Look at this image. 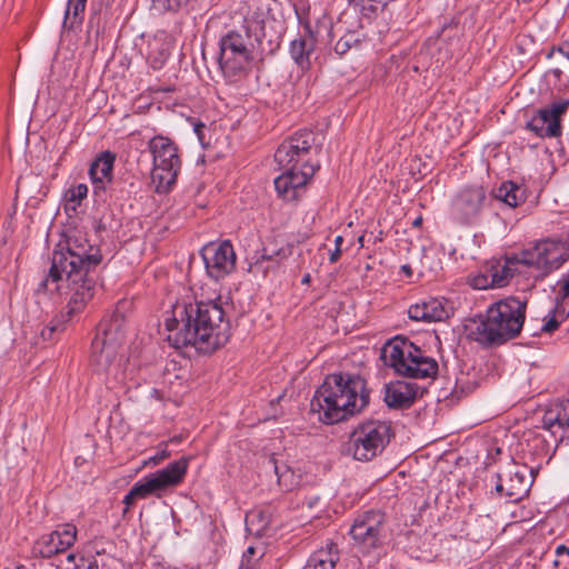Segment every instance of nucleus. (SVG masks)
<instances>
[{
	"label": "nucleus",
	"instance_id": "obj_1",
	"mask_svg": "<svg viewBox=\"0 0 569 569\" xmlns=\"http://www.w3.org/2000/svg\"><path fill=\"white\" fill-rule=\"evenodd\" d=\"M283 31V22L271 14L269 1H253L242 23L219 39L218 62L224 79L236 83L247 78L256 62L279 49Z\"/></svg>",
	"mask_w": 569,
	"mask_h": 569
},
{
	"label": "nucleus",
	"instance_id": "obj_2",
	"mask_svg": "<svg viewBox=\"0 0 569 569\" xmlns=\"http://www.w3.org/2000/svg\"><path fill=\"white\" fill-rule=\"evenodd\" d=\"M166 340L176 349L193 347L211 353L224 346L231 335L221 298L178 301L164 313Z\"/></svg>",
	"mask_w": 569,
	"mask_h": 569
},
{
	"label": "nucleus",
	"instance_id": "obj_3",
	"mask_svg": "<svg viewBox=\"0 0 569 569\" xmlns=\"http://www.w3.org/2000/svg\"><path fill=\"white\" fill-rule=\"evenodd\" d=\"M102 261L99 248L89 243L86 234L70 231L64 244H58L52 253L51 267L47 278L38 288L40 290H59V282H67L69 292H73V303H88L96 290V269Z\"/></svg>",
	"mask_w": 569,
	"mask_h": 569
},
{
	"label": "nucleus",
	"instance_id": "obj_4",
	"mask_svg": "<svg viewBox=\"0 0 569 569\" xmlns=\"http://www.w3.org/2000/svg\"><path fill=\"white\" fill-rule=\"evenodd\" d=\"M313 143L311 131H299L286 139L274 152V161L282 173L273 181L278 196L284 201L297 200L319 169L306 157Z\"/></svg>",
	"mask_w": 569,
	"mask_h": 569
},
{
	"label": "nucleus",
	"instance_id": "obj_5",
	"mask_svg": "<svg viewBox=\"0 0 569 569\" xmlns=\"http://www.w3.org/2000/svg\"><path fill=\"white\" fill-rule=\"evenodd\" d=\"M526 302L508 297L490 305L485 315L472 320L468 336L483 347H496L517 338L526 319Z\"/></svg>",
	"mask_w": 569,
	"mask_h": 569
},
{
	"label": "nucleus",
	"instance_id": "obj_6",
	"mask_svg": "<svg viewBox=\"0 0 569 569\" xmlns=\"http://www.w3.org/2000/svg\"><path fill=\"white\" fill-rule=\"evenodd\" d=\"M123 321L119 313L102 319L91 343V365L98 372L107 375V388L110 390L120 388L119 383L124 378L118 356L124 338Z\"/></svg>",
	"mask_w": 569,
	"mask_h": 569
},
{
	"label": "nucleus",
	"instance_id": "obj_7",
	"mask_svg": "<svg viewBox=\"0 0 569 569\" xmlns=\"http://www.w3.org/2000/svg\"><path fill=\"white\" fill-rule=\"evenodd\" d=\"M381 357L385 363L403 377L412 379L435 378L438 373V362L425 355L407 339L396 338L382 348Z\"/></svg>",
	"mask_w": 569,
	"mask_h": 569
},
{
	"label": "nucleus",
	"instance_id": "obj_8",
	"mask_svg": "<svg viewBox=\"0 0 569 569\" xmlns=\"http://www.w3.org/2000/svg\"><path fill=\"white\" fill-rule=\"evenodd\" d=\"M387 516L380 509H368L356 515L349 529L352 547L356 552L370 558L369 562L379 559L386 539Z\"/></svg>",
	"mask_w": 569,
	"mask_h": 569
},
{
	"label": "nucleus",
	"instance_id": "obj_9",
	"mask_svg": "<svg viewBox=\"0 0 569 569\" xmlns=\"http://www.w3.org/2000/svg\"><path fill=\"white\" fill-rule=\"evenodd\" d=\"M392 437L390 421L367 420L351 432L348 451L356 460L370 461L385 450Z\"/></svg>",
	"mask_w": 569,
	"mask_h": 569
},
{
	"label": "nucleus",
	"instance_id": "obj_10",
	"mask_svg": "<svg viewBox=\"0 0 569 569\" xmlns=\"http://www.w3.org/2000/svg\"><path fill=\"white\" fill-rule=\"evenodd\" d=\"M370 393H315L310 407L318 420L326 425L338 423L361 412L369 403Z\"/></svg>",
	"mask_w": 569,
	"mask_h": 569
},
{
	"label": "nucleus",
	"instance_id": "obj_11",
	"mask_svg": "<svg viewBox=\"0 0 569 569\" xmlns=\"http://www.w3.org/2000/svg\"><path fill=\"white\" fill-rule=\"evenodd\" d=\"M148 148L153 160L152 181L157 182L158 191H168L176 183L181 167L178 147L169 138L156 136L150 139Z\"/></svg>",
	"mask_w": 569,
	"mask_h": 569
},
{
	"label": "nucleus",
	"instance_id": "obj_12",
	"mask_svg": "<svg viewBox=\"0 0 569 569\" xmlns=\"http://www.w3.org/2000/svg\"><path fill=\"white\" fill-rule=\"evenodd\" d=\"M189 461L190 458L182 457L169 463L166 468L146 476L133 485L131 488L132 495H136L138 499H146L151 495H157L169 488L177 487L183 481L187 475Z\"/></svg>",
	"mask_w": 569,
	"mask_h": 569
},
{
	"label": "nucleus",
	"instance_id": "obj_13",
	"mask_svg": "<svg viewBox=\"0 0 569 569\" xmlns=\"http://www.w3.org/2000/svg\"><path fill=\"white\" fill-rule=\"evenodd\" d=\"M569 109V99L561 98L539 109L525 128L539 138H558L562 133L561 119Z\"/></svg>",
	"mask_w": 569,
	"mask_h": 569
},
{
	"label": "nucleus",
	"instance_id": "obj_14",
	"mask_svg": "<svg viewBox=\"0 0 569 569\" xmlns=\"http://www.w3.org/2000/svg\"><path fill=\"white\" fill-rule=\"evenodd\" d=\"M487 202L482 186H468L460 189L451 201V216L461 224L473 223Z\"/></svg>",
	"mask_w": 569,
	"mask_h": 569
},
{
	"label": "nucleus",
	"instance_id": "obj_15",
	"mask_svg": "<svg viewBox=\"0 0 569 569\" xmlns=\"http://www.w3.org/2000/svg\"><path fill=\"white\" fill-rule=\"evenodd\" d=\"M201 257L208 276L214 280L223 279L236 269L237 256L229 240L206 244Z\"/></svg>",
	"mask_w": 569,
	"mask_h": 569
},
{
	"label": "nucleus",
	"instance_id": "obj_16",
	"mask_svg": "<svg viewBox=\"0 0 569 569\" xmlns=\"http://www.w3.org/2000/svg\"><path fill=\"white\" fill-rule=\"evenodd\" d=\"M77 540V527L72 523L59 526L54 531L42 535L33 550L42 558H51L70 549Z\"/></svg>",
	"mask_w": 569,
	"mask_h": 569
},
{
	"label": "nucleus",
	"instance_id": "obj_17",
	"mask_svg": "<svg viewBox=\"0 0 569 569\" xmlns=\"http://www.w3.org/2000/svg\"><path fill=\"white\" fill-rule=\"evenodd\" d=\"M116 161V154L111 151L101 152L91 163L89 174L94 188L96 196L107 190L112 182V171Z\"/></svg>",
	"mask_w": 569,
	"mask_h": 569
},
{
	"label": "nucleus",
	"instance_id": "obj_18",
	"mask_svg": "<svg viewBox=\"0 0 569 569\" xmlns=\"http://www.w3.org/2000/svg\"><path fill=\"white\" fill-rule=\"evenodd\" d=\"M317 37L310 24H306L303 33L290 43V56L301 69L311 67V57L316 49Z\"/></svg>",
	"mask_w": 569,
	"mask_h": 569
},
{
	"label": "nucleus",
	"instance_id": "obj_19",
	"mask_svg": "<svg viewBox=\"0 0 569 569\" xmlns=\"http://www.w3.org/2000/svg\"><path fill=\"white\" fill-rule=\"evenodd\" d=\"M497 483L495 486L496 492L500 497H506L510 502L521 500L529 491V483L523 472L519 470L508 473V479L505 480L501 475H497Z\"/></svg>",
	"mask_w": 569,
	"mask_h": 569
},
{
	"label": "nucleus",
	"instance_id": "obj_20",
	"mask_svg": "<svg viewBox=\"0 0 569 569\" xmlns=\"http://www.w3.org/2000/svg\"><path fill=\"white\" fill-rule=\"evenodd\" d=\"M367 391L366 381L360 375L338 372L327 376L323 383L316 391Z\"/></svg>",
	"mask_w": 569,
	"mask_h": 569
},
{
	"label": "nucleus",
	"instance_id": "obj_21",
	"mask_svg": "<svg viewBox=\"0 0 569 569\" xmlns=\"http://www.w3.org/2000/svg\"><path fill=\"white\" fill-rule=\"evenodd\" d=\"M408 316L415 321L435 322L447 319L449 317V311L443 306L442 301L431 299L429 301L411 306L408 310Z\"/></svg>",
	"mask_w": 569,
	"mask_h": 569
},
{
	"label": "nucleus",
	"instance_id": "obj_22",
	"mask_svg": "<svg viewBox=\"0 0 569 569\" xmlns=\"http://www.w3.org/2000/svg\"><path fill=\"white\" fill-rule=\"evenodd\" d=\"M548 256V241H541L532 248L526 249L515 257L518 264H522L537 270L536 279H543V271H546Z\"/></svg>",
	"mask_w": 569,
	"mask_h": 569
},
{
	"label": "nucleus",
	"instance_id": "obj_23",
	"mask_svg": "<svg viewBox=\"0 0 569 569\" xmlns=\"http://www.w3.org/2000/svg\"><path fill=\"white\" fill-rule=\"evenodd\" d=\"M558 427L569 432V401L558 400L548 406L542 416V428L555 432Z\"/></svg>",
	"mask_w": 569,
	"mask_h": 569
},
{
	"label": "nucleus",
	"instance_id": "obj_24",
	"mask_svg": "<svg viewBox=\"0 0 569 569\" xmlns=\"http://www.w3.org/2000/svg\"><path fill=\"white\" fill-rule=\"evenodd\" d=\"M87 303L77 306L73 303V292H70V299L67 305L66 312H61L56 316L49 325H47L41 331L40 337L43 341H51L54 339L57 332H62L67 325L72 320L73 316L81 312Z\"/></svg>",
	"mask_w": 569,
	"mask_h": 569
},
{
	"label": "nucleus",
	"instance_id": "obj_25",
	"mask_svg": "<svg viewBox=\"0 0 569 569\" xmlns=\"http://www.w3.org/2000/svg\"><path fill=\"white\" fill-rule=\"evenodd\" d=\"M339 560L337 543L329 540L308 558L302 569H333Z\"/></svg>",
	"mask_w": 569,
	"mask_h": 569
},
{
	"label": "nucleus",
	"instance_id": "obj_26",
	"mask_svg": "<svg viewBox=\"0 0 569 569\" xmlns=\"http://www.w3.org/2000/svg\"><path fill=\"white\" fill-rule=\"evenodd\" d=\"M169 58V46L162 36H154L148 43V62L153 70L161 69Z\"/></svg>",
	"mask_w": 569,
	"mask_h": 569
},
{
	"label": "nucleus",
	"instance_id": "obj_27",
	"mask_svg": "<svg viewBox=\"0 0 569 569\" xmlns=\"http://www.w3.org/2000/svg\"><path fill=\"white\" fill-rule=\"evenodd\" d=\"M496 198L511 208L518 207L526 200V190L512 181L503 182L496 191Z\"/></svg>",
	"mask_w": 569,
	"mask_h": 569
},
{
	"label": "nucleus",
	"instance_id": "obj_28",
	"mask_svg": "<svg viewBox=\"0 0 569 569\" xmlns=\"http://www.w3.org/2000/svg\"><path fill=\"white\" fill-rule=\"evenodd\" d=\"M513 264H517L515 257L508 259L505 266L492 268L490 270V283L497 288L506 286L512 277L513 271L517 270V268H513Z\"/></svg>",
	"mask_w": 569,
	"mask_h": 569
},
{
	"label": "nucleus",
	"instance_id": "obj_29",
	"mask_svg": "<svg viewBox=\"0 0 569 569\" xmlns=\"http://www.w3.org/2000/svg\"><path fill=\"white\" fill-rule=\"evenodd\" d=\"M568 259V254L563 252V250L553 242L548 241V256H547V264L546 271H543L542 277H547L555 270H558Z\"/></svg>",
	"mask_w": 569,
	"mask_h": 569
},
{
	"label": "nucleus",
	"instance_id": "obj_30",
	"mask_svg": "<svg viewBox=\"0 0 569 569\" xmlns=\"http://www.w3.org/2000/svg\"><path fill=\"white\" fill-rule=\"evenodd\" d=\"M423 393H385V402L390 409L407 410Z\"/></svg>",
	"mask_w": 569,
	"mask_h": 569
},
{
	"label": "nucleus",
	"instance_id": "obj_31",
	"mask_svg": "<svg viewBox=\"0 0 569 569\" xmlns=\"http://www.w3.org/2000/svg\"><path fill=\"white\" fill-rule=\"evenodd\" d=\"M291 254V249L289 247H281L278 249H270L269 247H263L261 251H258L254 256V262L252 267H259L266 261H274L279 263L280 260L287 258Z\"/></svg>",
	"mask_w": 569,
	"mask_h": 569
},
{
	"label": "nucleus",
	"instance_id": "obj_32",
	"mask_svg": "<svg viewBox=\"0 0 569 569\" xmlns=\"http://www.w3.org/2000/svg\"><path fill=\"white\" fill-rule=\"evenodd\" d=\"M274 470L278 476V483L283 490L291 491L300 485V476L296 475L291 468L284 467L283 470H280V468L276 466Z\"/></svg>",
	"mask_w": 569,
	"mask_h": 569
},
{
	"label": "nucleus",
	"instance_id": "obj_33",
	"mask_svg": "<svg viewBox=\"0 0 569 569\" xmlns=\"http://www.w3.org/2000/svg\"><path fill=\"white\" fill-rule=\"evenodd\" d=\"M87 0H68L64 13V24L70 21V27L82 21V13L86 9Z\"/></svg>",
	"mask_w": 569,
	"mask_h": 569
},
{
	"label": "nucleus",
	"instance_id": "obj_34",
	"mask_svg": "<svg viewBox=\"0 0 569 569\" xmlns=\"http://www.w3.org/2000/svg\"><path fill=\"white\" fill-rule=\"evenodd\" d=\"M559 286L555 313H566L569 316V273L559 281Z\"/></svg>",
	"mask_w": 569,
	"mask_h": 569
},
{
	"label": "nucleus",
	"instance_id": "obj_35",
	"mask_svg": "<svg viewBox=\"0 0 569 569\" xmlns=\"http://www.w3.org/2000/svg\"><path fill=\"white\" fill-rule=\"evenodd\" d=\"M358 42V34L353 31H349L337 41V43L335 44V52L341 57L345 53H347Z\"/></svg>",
	"mask_w": 569,
	"mask_h": 569
},
{
	"label": "nucleus",
	"instance_id": "obj_36",
	"mask_svg": "<svg viewBox=\"0 0 569 569\" xmlns=\"http://www.w3.org/2000/svg\"><path fill=\"white\" fill-rule=\"evenodd\" d=\"M151 9L157 13L177 12L180 10L176 0H151Z\"/></svg>",
	"mask_w": 569,
	"mask_h": 569
},
{
	"label": "nucleus",
	"instance_id": "obj_37",
	"mask_svg": "<svg viewBox=\"0 0 569 569\" xmlns=\"http://www.w3.org/2000/svg\"><path fill=\"white\" fill-rule=\"evenodd\" d=\"M88 194V187L84 183H79L72 187L67 192L68 201L79 204Z\"/></svg>",
	"mask_w": 569,
	"mask_h": 569
},
{
	"label": "nucleus",
	"instance_id": "obj_38",
	"mask_svg": "<svg viewBox=\"0 0 569 569\" xmlns=\"http://www.w3.org/2000/svg\"><path fill=\"white\" fill-rule=\"evenodd\" d=\"M350 4H355L361 8L363 14L368 16L371 13H376L379 4L382 2L380 0H348Z\"/></svg>",
	"mask_w": 569,
	"mask_h": 569
},
{
	"label": "nucleus",
	"instance_id": "obj_39",
	"mask_svg": "<svg viewBox=\"0 0 569 569\" xmlns=\"http://www.w3.org/2000/svg\"><path fill=\"white\" fill-rule=\"evenodd\" d=\"M470 284L475 289H479V290L493 288L492 283H490V273L489 274H477V276L472 277L470 280Z\"/></svg>",
	"mask_w": 569,
	"mask_h": 569
},
{
	"label": "nucleus",
	"instance_id": "obj_40",
	"mask_svg": "<svg viewBox=\"0 0 569 569\" xmlns=\"http://www.w3.org/2000/svg\"><path fill=\"white\" fill-rule=\"evenodd\" d=\"M76 569H99V565L93 556H81L76 563Z\"/></svg>",
	"mask_w": 569,
	"mask_h": 569
},
{
	"label": "nucleus",
	"instance_id": "obj_41",
	"mask_svg": "<svg viewBox=\"0 0 569 569\" xmlns=\"http://www.w3.org/2000/svg\"><path fill=\"white\" fill-rule=\"evenodd\" d=\"M555 312V310L552 311ZM557 313H553L552 317H550L545 323L543 326L541 327V331L542 332H547V333H550V332H553L556 329H558L560 322L556 319V316ZM566 317H568L566 313H563Z\"/></svg>",
	"mask_w": 569,
	"mask_h": 569
},
{
	"label": "nucleus",
	"instance_id": "obj_42",
	"mask_svg": "<svg viewBox=\"0 0 569 569\" xmlns=\"http://www.w3.org/2000/svg\"><path fill=\"white\" fill-rule=\"evenodd\" d=\"M254 518H259L260 527L258 530H264L268 528L269 520L264 517L263 511H253L248 516L251 522H253Z\"/></svg>",
	"mask_w": 569,
	"mask_h": 569
},
{
	"label": "nucleus",
	"instance_id": "obj_43",
	"mask_svg": "<svg viewBox=\"0 0 569 569\" xmlns=\"http://www.w3.org/2000/svg\"><path fill=\"white\" fill-rule=\"evenodd\" d=\"M343 243V237L342 236H337L336 239H335V251L331 252L330 254V262H336L338 261L340 254H341V244Z\"/></svg>",
	"mask_w": 569,
	"mask_h": 569
},
{
	"label": "nucleus",
	"instance_id": "obj_44",
	"mask_svg": "<svg viewBox=\"0 0 569 569\" xmlns=\"http://www.w3.org/2000/svg\"><path fill=\"white\" fill-rule=\"evenodd\" d=\"M138 499L136 495H132V489L123 497V503L126 505V508L123 509V515H126L130 507L134 503V500Z\"/></svg>",
	"mask_w": 569,
	"mask_h": 569
},
{
	"label": "nucleus",
	"instance_id": "obj_45",
	"mask_svg": "<svg viewBox=\"0 0 569 569\" xmlns=\"http://www.w3.org/2000/svg\"><path fill=\"white\" fill-rule=\"evenodd\" d=\"M239 569H258V560H241Z\"/></svg>",
	"mask_w": 569,
	"mask_h": 569
},
{
	"label": "nucleus",
	"instance_id": "obj_46",
	"mask_svg": "<svg viewBox=\"0 0 569 569\" xmlns=\"http://www.w3.org/2000/svg\"><path fill=\"white\" fill-rule=\"evenodd\" d=\"M254 555H256V548L250 546L247 548V550L243 552L242 555V559L241 560H256L254 559Z\"/></svg>",
	"mask_w": 569,
	"mask_h": 569
},
{
	"label": "nucleus",
	"instance_id": "obj_47",
	"mask_svg": "<svg viewBox=\"0 0 569 569\" xmlns=\"http://www.w3.org/2000/svg\"><path fill=\"white\" fill-rule=\"evenodd\" d=\"M169 457V452L167 449H163L161 452H159L158 455H156L154 457L151 458V460L157 463L166 458Z\"/></svg>",
	"mask_w": 569,
	"mask_h": 569
},
{
	"label": "nucleus",
	"instance_id": "obj_48",
	"mask_svg": "<svg viewBox=\"0 0 569 569\" xmlns=\"http://www.w3.org/2000/svg\"><path fill=\"white\" fill-rule=\"evenodd\" d=\"M555 552L557 556L567 555L569 557V547H567L565 545H559V546H557Z\"/></svg>",
	"mask_w": 569,
	"mask_h": 569
},
{
	"label": "nucleus",
	"instance_id": "obj_49",
	"mask_svg": "<svg viewBox=\"0 0 569 569\" xmlns=\"http://www.w3.org/2000/svg\"><path fill=\"white\" fill-rule=\"evenodd\" d=\"M558 52H560L563 57H566L569 60V46L568 47H560L558 49Z\"/></svg>",
	"mask_w": 569,
	"mask_h": 569
},
{
	"label": "nucleus",
	"instance_id": "obj_50",
	"mask_svg": "<svg viewBox=\"0 0 569 569\" xmlns=\"http://www.w3.org/2000/svg\"><path fill=\"white\" fill-rule=\"evenodd\" d=\"M67 560H68V562L73 563L74 567H76V563L78 562L77 556L74 553H69L67 556Z\"/></svg>",
	"mask_w": 569,
	"mask_h": 569
},
{
	"label": "nucleus",
	"instance_id": "obj_51",
	"mask_svg": "<svg viewBox=\"0 0 569 569\" xmlns=\"http://www.w3.org/2000/svg\"><path fill=\"white\" fill-rule=\"evenodd\" d=\"M401 270L402 272H405L407 276H411L412 274V270H411V267L409 264H403L401 267Z\"/></svg>",
	"mask_w": 569,
	"mask_h": 569
},
{
	"label": "nucleus",
	"instance_id": "obj_52",
	"mask_svg": "<svg viewBox=\"0 0 569 569\" xmlns=\"http://www.w3.org/2000/svg\"><path fill=\"white\" fill-rule=\"evenodd\" d=\"M310 281H311V276H310L309 273H306V274L302 277V279H301V282H302L303 284H307V283H309Z\"/></svg>",
	"mask_w": 569,
	"mask_h": 569
},
{
	"label": "nucleus",
	"instance_id": "obj_53",
	"mask_svg": "<svg viewBox=\"0 0 569 569\" xmlns=\"http://www.w3.org/2000/svg\"><path fill=\"white\" fill-rule=\"evenodd\" d=\"M154 395H156L157 400H159V401H167L168 400V399L164 398V393L157 392Z\"/></svg>",
	"mask_w": 569,
	"mask_h": 569
},
{
	"label": "nucleus",
	"instance_id": "obj_54",
	"mask_svg": "<svg viewBox=\"0 0 569 569\" xmlns=\"http://www.w3.org/2000/svg\"><path fill=\"white\" fill-rule=\"evenodd\" d=\"M203 124L199 123V124H196L194 127V131L197 132V134L200 137V132L201 130L203 129Z\"/></svg>",
	"mask_w": 569,
	"mask_h": 569
},
{
	"label": "nucleus",
	"instance_id": "obj_55",
	"mask_svg": "<svg viewBox=\"0 0 569 569\" xmlns=\"http://www.w3.org/2000/svg\"><path fill=\"white\" fill-rule=\"evenodd\" d=\"M421 223H422V218L418 217L417 219L413 220L412 226L419 227Z\"/></svg>",
	"mask_w": 569,
	"mask_h": 569
},
{
	"label": "nucleus",
	"instance_id": "obj_56",
	"mask_svg": "<svg viewBox=\"0 0 569 569\" xmlns=\"http://www.w3.org/2000/svg\"><path fill=\"white\" fill-rule=\"evenodd\" d=\"M176 1H177V3H178V6H179V8H180V9H181L182 7H184V6L189 2V0H176Z\"/></svg>",
	"mask_w": 569,
	"mask_h": 569
},
{
	"label": "nucleus",
	"instance_id": "obj_57",
	"mask_svg": "<svg viewBox=\"0 0 569 569\" xmlns=\"http://www.w3.org/2000/svg\"><path fill=\"white\" fill-rule=\"evenodd\" d=\"M385 388H386V391H387V392L393 391V390L390 388V386H389V385H387Z\"/></svg>",
	"mask_w": 569,
	"mask_h": 569
},
{
	"label": "nucleus",
	"instance_id": "obj_58",
	"mask_svg": "<svg viewBox=\"0 0 569 569\" xmlns=\"http://www.w3.org/2000/svg\"><path fill=\"white\" fill-rule=\"evenodd\" d=\"M559 565H560L559 560H555V561H553V566H555V567H558Z\"/></svg>",
	"mask_w": 569,
	"mask_h": 569
},
{
	"label": "nucleus",
	"instance_id": "obj_59",
	"mask_svg": "<svg viewBox=\"0 0 569 569\" xmlns=\"http://www.w3.org/2000/svg\"><path fill=\"white\" fill-rule=\"evenodd\" d=\"M408 391L413 392L415 390L408 385L407 386Z\"/></svg>",
	"mask_w": 569,
	"mask_h": 569
},
{
	"label": "nucleus",
	"instance_id": "obj_60",
	"mask_svg": "<svg viewBox=\"0 0 569 569\" xmlns=\"http://www.w3.org/2000/svg\"><path fill=\"white\" fill-rule=\"evenodd\" d=\"M131 388H132V386H126V389H127L126 391H130Z\"/></svg>",
	"mask_w": 569,
	"mask_h": 569
},
{
	"label": "nucleus",
	"instance_id": "obj_61",
	"mask_svg": "<svg viewBox=\"0 0 569 569\" xmlns=\"http://www.w3.org/2000/svg\"><path fill=\"white\" fill-rule=\"evenodd\" d=\"M282 398H283V395H280V396L277 398V401H280Z\"/></svg>",
	"mask_w": 569,
	"mask_h": 569
}]
</instances>
